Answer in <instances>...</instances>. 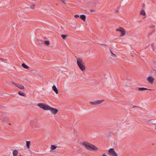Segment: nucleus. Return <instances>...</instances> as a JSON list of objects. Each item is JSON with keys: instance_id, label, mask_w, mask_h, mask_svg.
<instances>
[{"instance_id": "nucleus-1", "label": "nucleus", "mask_w": 156, "mask_h": 156, "mask_svg": "<svg viewBox=\"0 0 156 156\" xmlns=\"http://www.w3.org/2000/svg\"><path fill=\"white\" fill-rule=\"evenodd\" d=\"M82 144L88 150L97 151L99 150L98 148L95 145L87 141H84L83 142Z\"/></svg>"}, {"instance_id": "nucleus-2", "label": "nucleus", "mask_w": 156, "mask_h": 156, "mask_svg": "<svg viewBox=\"0 0 156 156\" xmlns=\"http://www.w3.org/2000/svg\"><path fill=\"white\" fill-rule=\"evenodd\" d=\"M37 105L44 110H48L50 108L49 106L43 103H39L37 104Z\"/></svg>"}, {"instance_id": "nucleus-3", "label": "nucleus", "mask_w": 156, "mask_h": 156, "mask_svg": "<svg viewBox=\"0 0 156 156\" xmlns=\"http://www.w3.org/2000/svg\"><path fill=\"white\" fill-rule=\"evenodd\" d=\"M116 31H119L121 32V33L120 35V37L123 36L126 33L125 29L121 27H119V28L116 29Z\"/></svg>"}, {"instance_id": "nucleus-4", "label": "nucleus", "mask_w": 156, "mask_h": 156, "mask_svg": "<svg viewBox=\"0 0 156 156\" xmlns=\"http://www.w3.org/2000/svg\"><path fill=\"white\" fill-rule=\"evenodd\" d=\"M108 153L109 154L112 156H118L117 153L115 152L113 148H110L108 150Z\"/></svg>"}, {"instance_id": "nucleus-5", "label": "nucleus", "mask_w": 156, "mask_h": 156, "mask_svg": "<svg viewBox=\"0 0 156 156\" xmlns=\"http://www.w3.org/2000/svg\"><path fill=\"white\" fill-rule=\"evenodd\" d=\"M104 101V100H98L94 101H90V103L91 105H95L97 104H99L103 102Z\"/></svg>"}, {"instance_id": "nucleus-6", "label": "nucleus", "mask_w": 156, "mask_h": 156, "mask_svg": "<svg viewBox=\"0 0 156 156\" xmlns=\"http://www.w3.org/2000/svg\"><path fill=\"white\" fill-rule=\"evenodd\" d=\"M50 108L48 110H50L51 112L54 114H56L58 112V110L55 108H52L50 106Z\"/></svg>"}, {"instance_id": "nucleus-7", "label": "nucleus", "mask_w": 156, "mask_h": 156, "mask_svg": "<svg viewBox=\"0 0 156 156\" xmlns=\"http://www.w3.org/2000/svg\"><path fill=\"white\" fill-rule=\"evenodd\" d=\"M76 58L77 60V65L81 64H85L84 62L83 61V59L81 58H77L76 56Z\"/></svg>"}, {"instance_id": "nucleus-8", "label": "nucleus", "mask_w": 156, "mask_h": 156, "mask_svg": "<svg viewBox=\"0 0 156 156\" xmlns=\"http://www.w3.org/2000/svg\"><path fill=\"white\" fill-rule=\"evenodd\" d=\"M147 81L150 83L152 84L154 80V79L152 76H149L147 79Z\"/></svg>"}, {"instance_id": "nucleus-9", "label": "nucleus", "mask_w": 156, "mask_h": 156, "mask_svg": "<svg viewBox=\"0 0 156 156\" xmlns=\"http://www.w3.org/2000/svg\"><path fill=\"white\" fill-rule=\"evenodd\" d=\"M85 64H81L77 65L78 66L81 71H83L85 69V66H84Z\"/></svg>"}, {"instance_id": "nucleus-10", "label": "nucleus", "mask_w": 156, "mask_h": 156, "mask_svg": "<svg viewBox=\"0 0 156 156\" xmlns=\"http://www.w3.org/2000/svg\"><path fill=\"white\" fill-rule=\"evenodd\" d=\"M53 90L55 92V93L58 94V89L55 85H53L52 87Z\"/></svg>"}, {"instance_id": "nucleus-11", "label": "nucleus", "mask_w": 156, "mask_h": 156, "mask_svg": "<svg viewBox=\"0 0 156 156\" xmlns=\"http://www.w3.org/2000/svg\"><path fill=\"white\" fill-rule=\"evenodd\" d=\"M16 86L18 88L21 89H24V87L23 85L21 84L17 83L16 84Z\"/></svg>"}, {"instance_id": "nucleus-12", "label": "nucleus", "mask_w": 156, "mask_h": 156, "mask_svg": "<svg viewBox=\"0 0 156 156\" xmlns=\"http://www.w3.org/2000/svg\"><path fill=\"white\" fill-rule=\"evenodd\" d=\"M18 151L16 150H14L12 152L13 155V156H16L18 154Z\"/></svg>"}, {"instance_id": "nucleus-13", "label": "nucleus", "mask_w": 156, "mask_h": 156, "mask_svg": "<svg viewBox=\"0 0 156 156\" xmlns=\"http://www.w3.org/2000/svg\"><path fill=\"white\" fill-rule=\"evenodd\" d=\"M80 18L83 21H85L86 19V16L84 15H82L80 16Z\"/></svg>"}, {"instance_id": "nucleus-14", "label": "nucleus", "mask_w": 156, "mask_h": 156, "mask_svg": "<svg viewBox=\"0 0 156 156\" xmlns=\"http://www.w3.org/2000/svg\"><path fill=\"white\" fill-rule=\"evenodd\" d=\"M18 94L19 95H20L21 96H24V97L26 96V94L22 92L21 91H19L18 92Z\"/></svg>"}, {"instance_id": "nucleus-15", "label": "nucleus", "mask_w": 156, "mask_h": 156, "mask_svg": "<svg viewBox=\"0 0 156 156\" xmlns=\"http://www.w3.org/2000/svg\"><path fill=\"white\" fill-rule=\"evenodd\" d=\"M25 69H27L29 68V67L26 65L24 63H22L21 65Z\"/></svg>"}, {"instance_id": "nucleus-16", "label": "nucleus", "mask_w": 156, "mask_h": 156, "mask_svg": "<svg viewBox=\"0 0 156 156\" xmlns=\"http://www.w3.org/2000/svg\"><path fill=\"white\" fill-rule=\"evenodd\" d=\"M147 89V88L144 87H139L138 89V90L140 91H144Z\"/></svg>"}, {"instance_id": "nucleus-17", "label": "nucleus", "mask_w": 156, "mask_h": 156, "mask_svg": "<svg viewBox=\"0 0 156 156\" xmlns=\"http://www.w3.org/2000/svg\"><path fill=\"white\" fill-rule=\"evenodd\" d=\"M30 141H26V146L29 149L30 148Z\"/></svg>"}, {"instance_id": "nucleus-18", "label": "nucleus", "mask_w": 156, "mask_h": 156, "mask_svg": "<svg viewBox=\"0 0 156 156\" xmlns=\"http://www.w3.org/2000/svg\"><path fill=\"white\" fill-rule=\"evenodd\" d=\"M57 147L54 145H51V150H54L56 149Z\"/></svg>"}, {"instance_id": "nucleus-19", "label": "nucleus", "mask_w": 156, "mask_h": 156, "mask_svg": "<svg viewBox=\"0 0 156 156\" xmlns=\"http://www.w3.org/2000/svg\"><path fill=\"white\" fill-rule=\"evenodd\" d=\"M61 36L64 40H66L67 36L65 34H62L61 35Z\"/></svg>"}, {"instance_id": "nucleus-20", "label": "nucleus", "mask_w": 156, "mask_h": 156, "mask_svg": "<svg viewBox=\"0 0 156 156\" xmlns=\"http://www.w3.org/2000/svg\"><path fill=\"white\" fill-rule=\"evenodd\" d=\"M1 119L3 121H6L8 120V118H5V117H2Z\"/></svg>"}, {"instance_id": "nucleus-21", "label": "nucleus", "mask_w": 156, "mask_h": 156, "mask_svg": "<svg viewBox=\"0 0 156 156\" xmlns=\"http://www.w3.org/2000/svg\"><path fill=\"white\" fill-rule=\"evenodd\" d=\"M140 14L143 16L145 15V12L144 10H141L140 11Z\"/></svg>"}, {"instance_id": "nucleus-22", "label": "nucleus", "mask_w": 156, "mask_h": 156, "mask_svg": "<svg viewBox=\"0 0 156 156\" xmlns=\"http://www.w3.org/2000/svg\"><path fill=\"white\" fill-rule=\"evenodd\" d=\"M44 43L47 45L49 44V42L47 41H44Z\"/></svg>"}, {"instance_id": "nucleus-23", "label": "nucleus", "mask_w": 156, "mask_h": 156, "mask_svg": "<svg viewBox=\"0 0 156 156\" xmlns=\"http://www.w3.org/2000/svg\"><path fill=\"white\" fill-rule=\"evenodd\" d=\"M151 71L153 73H154L156 72V70L153 68L152 69Z\"/></svg>"}, {"instance_id": "nucleus-24", "label": "nucleus", "mask_w": 156, "mask_h": 156, "mask_svg": "<svg viewBox=\"0 0 156 156\" xmlns=\"http://www.w3.org/2000/svg\"><path fill=\"white\" fill-rule=\"evenodd\" d=\"M134 53H135V52H134V51H132V52H131V56H132V57H133L134 56L133 55L134 54Z\"/></svg>"}, {"instance_id": "nucleus-25", "label": "nucleus", "mask_w": 156, "mask_h": 156, "mask_svg": "<svg viewBox=\"0 0 156 156\" xmlns=\"http://www.w3.org/2000/svg\"><path fill=\"white\" fill-rule=\"evenodd\" d=\"M35 6V5H31L30 7V8L32 9H34V7Z\"/></svg>"}, {"instance_id": "nucleus-26", "label": "nucleus", "mask_w": 156, "mask_h": 156, "mask_svg": "<svg viewBox=\"0 0 156 156\" xmlns=\"http://www.w3.org/2000/svg\"><path fill=\"white\" fill-rule=\"evenodd\" d=\"M74 16L75 17H79V15H76Z\"/></svg>"}, {"instance_id": "nucleus-27", "label": "nucleus", "mask_w": 156, "mask_h": 156, "mask_svg": "<svg viewBox=\"0 0 156 156\" xmlns=\"http://www.w3.org/2000/svg\"><path fill=\"white\" fill-rule=\"evenodd\" d=\"M0 60L4 62V59L3 58H0Z\"/></svg>"}, {"instance_id": "nucleus-28", "label": "nucleus", "mask_w": 156, "mask_h": 156, "mask_svg": "<svg viewBox=\"0 0 156 156\" xmlns=\"http://www.w3.org/2000/svg\"><path fill=\"white\" fill-rule=\"evenodd\" d=\"M111 55L113 56H114L115 57H116V55L115 54H114L113 53L112 54V55Z\"/></svg>"}, {"instance_id": "nucleus-29", "label": "nucleus", "mask_w": 156, "mask_h": 156, "mask_svg": "<svg viewBox=\"0 0 156 156\" xmlns=\"http://www.w3.org/2000/svg\"><path fill=\"white\" fill-rule=\"evenodd\" d=\"M111 55L113 56H114L115 57H116V55L115 54H114L113 53L112 54V55Z\"/></svg>"}, {"instance_id": "nucleus-30", "label": "nucleus", "mask_w": 156, "mask_h": 156, "mask_svg": "<svg viewBox=\"0 0 156 156\" xmlns=\"http://www.w3.org/2000/svg\"><path fill=\"white\" fill-rule=\"evenodd\" d=\"M12 83L13 84H14V85H16V84H17V83H14L13 81L12 82Z\"/></svg>"}, {"instance_id": "nucleus-31", "label": "nucleus", "mask_w": 156, "mask_h": 156, "mask_svg": "<svg viewBox=\"0 0 156 156\" xmlns=\"http://www.w3.org/2000/svg\"><path fill=\"white\" fill-rule=\"evenodd\" d=\"M102 156H107L105 153L102 154Z\"/></svg>"}, {"instance_id": "nucleus-32", "label": "nucleus", "mask_w": 156, "mask_h": 156, "mask_svg": "<svg viewBox=\"0 0 156 156\" xmlns=\"http://www.w3.org/2000/svg\"><path fill=\"white\" fill-rule=\"evenodd\" d=\"M90 12H94V10H90Z\"/></svg>"}, {"instance_id": "nucleus-33", "label": "nucleus", "mask_w": 156, "mask_h": 156, "mask_svg": "<svg viewBox=\"0 0 156 156\" xmlns=\"http://www.w3.org/2000/svg\"><path fill=\"white\" fill-rule=\"evenodd\" d=\"M110 53H111V54L112 55V54H113V52H112V51L111 50H110Z\"/></svg>"}, {"instance_id": "nucleus-34", "label": "nucleus", "mask_w": 156, "mask_h": 156, "mask_svg": "<svg viewBox=\"0 0 156 156\" xmlns=\"http://www.w3.org/2000/svg\"><path fill=\"white\" fill-rule=\"evenodd\" d=\"M63 3H65V0H61Z\"/></svg>"}, {"instance_id": "nucleus-35", "label": "nucleus", "mask_w": 156, "mask_h": 156, "mask_svg": "<svg viewBox=\"0 0 156 156\" xmlns=\"http://www.w3.org/2000/svg\"><path fill=\"white\" fill-rule=\"evenodd\" d=\"M135 107H137V106H135V105H134L133 108Z\"/></svg>"}, {"instance_id": "nucleus-36", "label": "nucleus", "mask_w": 156, "mask_h": 156, "mask_svg": "<svg viewBox=\"0 0 156 156\" xmlns=\"http://www.w3.org/2000/svg\"><path fill=\"white\" fill-rule=\"evenodd\" d=\"M147 90H153L152 89H148Z\"/></svg>"}, {"instance_id": "nucleus-37", "label": "nucleus", "mask_w": 156, "mask_h": 156, "mask_svg": "<svg viewBox=\"0 0 156 156\" xmlns=\"http://www.w3.org/2000/svg\"><path fill=\"white\" fill-rule=\"evenodd\" d=\"M153 44H154V43L152 44H151V45L152 46L153 45Z\"/></svg>"}, {"instance_id": "nucleus-38", "label": "nucleus", "mask_w": 156, "mask_h": 156, "mask_svg": "<svg viewBox=\"0 0 156 156\" xmlns=\"http://www.w3.org/2000/svg\"><path fill=\"white\" fill-rule=\"evenodd\" d=\"M18 156H23L20 155H19Z\"/></svg>"}, {"instance_id": "nucleus-39", "label": "nucleus", "mask_w": 156, "mask_h": 156, "mask_svg": "<svg viewBox=\"0 0 156 156\" xmlns=\"http://www.w3.org/2000/svg\"><path fill=\"white\" fill-rule=\"evenodd\" d=\"M9 125H11V124H10V123H9Z\"/></svg>"}, {"instance_id": "nucleus-40", "label": "nucleus", "mask_w": 156, "mask_h": 156, "mask_svg": "<svg viewBox=\"0 0 156 156\" xmlns=\"http://www.w3.org/2000/svg\"><path fill=\"white\" fill-rule=\"evenodd\" d=\"M102 45H104V44H101Z\"/></svg>"}]
</instances>
